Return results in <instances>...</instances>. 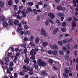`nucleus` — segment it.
<instances>
[{
	"instance_id": "1",
	"label": "nucleus",
	"mask_w": 78,
	"mask_h": 78,
	"mask_svg": "<svg viewBox=\"0 0 78 78\" xmlns=\"http://www.w3.org/2000/svg\"><path fill=\"white\" fill-rule=\"evenodd\" d=\"M73 20H74V21H73L72 22V26L73 27H76V22L78 21V19L76 18V17H74Z\"/></svg>"
},
{
	"instance_id": "2",
	"label": "nucleus",
	"mask_w": 78,
	"mask_h": 78,
	"mask_svg": "<svg viewBox=\"0 0 78 78\" xmlns=\"http://www.w3.org/2000/svg\"><path fill=\"white\" fill-rule=\"evenodd\" d=\"M41 33L40 34L41 35H44V36H47V33H45V30H44L43 28H41Z\"/></svg>"
},
{
	"instance_id": "3",
	"label": "nucleus",
	"mask_w": 78,
	"mask_h": 78,
	"mask_svg": "<svg viewBox=\"0 0 78 78\" xmlns=\"http://www.w3.org/2000/svg\"><path fill=\"white\" fill-rule=\"evenodd\" d=\"M30 54L31 55H34V56H35L36 54V51L34 49H32L31 50L30 52Z\"/></svg>"
},
{
	"instance_id": "4",
	"label": "nucleus",
	"mask_w": 78,
	"mask_h": 78,
	"mask_svg": "<svg viewBox=\"0 0 78 78\" xmlns=\"http://www.w3.org/2000/svg\"><path fill=\"white\" fill-rule=\"evenodd\" d=\"M59 31V28L58 27L55 28L53 31V34H56V33Z\"/></svg>"
},
{
	"instance_id": "5",
	"label": "nucleus",
	"mask_w": 78,
	"mask_h": 78,
	"mask_svg": "<svg viewBox=\"0 0 78 78\" xmlns=\"http://www.w3.org/2000/svg\"><path fill=\"white\" fill-rule=\"evenodd\" d=\"M48 16L51 19H54L55 18V15L52 13H49Z\"/></svg>"
},
{
	"instance_id": "6",
	"label": "nucleus",
	"mask_w": 78,
	"mask_h": 78,
	"mask_svg": "<svg viewBox=\"0 0 78 78\" xmlns=\"http://www.w3.org/2000/svg\"><path fill=\"white\" fill-rule=\"evenodd\" d=\"M33 67H32L30 68V69L29 73V75H33Z\"/></svg>"
},
{
	"instance_id": "7",
	"label": "nucleus",
	"mask_w": 78,
	"mask_h": 78,
	"mask_svg": "<svg viewBox=\"0 0 78 78\" xmlns=\"http://www.w3.org/2000/svg\"><path fill=\"white\" fill-rule=\"evenodd\" d=\"M73 3L74 4V6L76 8L77 6V4L76 3H78V0H76V1L75 0H74L73 1Z\"/></svg>"
},
{
	"instance_id": "8",
	"label": "nucleus",
	"mask_w": 78,
	"mask_h": 78,
	"mask_svg": "<svg viewBox=\"0 0 78 78\" xmlns=\"http://www.w3.org/2000/svg\"><path fill=\"white\" fill-rule=\"evenodd\" d=\"M7 5L9 6H11V5H12V1L11 0H9L8 2Z\"/></svg>"
},
{
	"instance_id": "9",
	"label": "nucleus",
	"mask_w": 78,
	"mask_h": 78,
	"mask_svg": "<svg viewBox=\"0 0 78 78\" xmlns=\"http://www.w3.org/2000/svg\"><path fill=\"white\" fill-rule=\"evenodd\" d=\"M42 60V59L41 58H38V59L37 61V63L38 64L39 66H40V65H41V63L43 62Z\"/></svg>"
},
{
	"instance_id": "10",
	"label": "nucleus",
	"mask_w": 78,
	"mask_h": 78,
	"mask_svg": "<svg viewBox=\"0 0 78 78\" xmlns=\"http://www.w3.org/2000/svg\"><path fill=\"white\" fill-rule=\"evenodd\" d=\"M40 41V38L39 37L36 38L35 42L36 44H39V41Z\"/></svg>"
},
{
	"instance_id": "11",
	"label": "nucleus",
	"mask_w": 78,
	"mask_h": 78,
	"mask_svg": "<svg viewBox=\"0 0 78 78\" xmlns=\"http://www.w3.org/2000/svg\"><path fill=\"white\" fill-rule=\"evenodd\" d=\"M0 19L2 22H4V21H5V18L4 16H0Z\"/></svg>"
},
{
	"instance_id": "12",
	"label": "nucleus",
	"mask_w": 78,
	"mask_h": 78,
	"mask_svg": "<svg viewBox=\"0 0 78 78\" xmlns=\"http://www.w3.org/2000/svg\"><path fill=\"white\" fill-rule=\"evenodd\" d=\"M4 6V2L2 1H0V7L1 8H3Z\"/></svg>"
},
{
	"instance_id": "13",
	"label": "nucleus",
	"mask_w": 78,
	"mask_h": 78,
	"mask_svg": "<svg viewBox=\"0 0 78 78\" xmlns=\"http://www.w3.org/2000/svg\"><path fill=\"white\" fill-rule=\"evenodd\" d=\"M40 66H42L43 67H44V66H46V63L45 62L43 61L41 63V65H40Z\"/></svg>"
},
{
	"instance_id": "14",
	"label": "nucleus",
	"mask_w": 78,
	"mask_h": 78,
	"mask_svg": "<svg viewBox=\"0 0 78 78\" xmlns=\"http://www.w3.org/2000/svg\"><path fill=\"white\" fill-rule=\"evenodd\" d=\"M24 34L25 35H30L31 34V33L30 31H27L25 32Z\"/></svg>"
},
{
	"instance_id": "15",
	"label": "nucleus",
	"mask_w": 78,
	"mask_h": 78,
	"mask_svg": "<svg viewBox=\"0 0 78 78\" xmlns=\"http://www.w3.org/2000/svg\"><path fill=\"white\" fill-rule=\"evenodd\" d=\"M66 30L67 29H66V28L65 27L62 28L61 29V31H62V32H66Z\"/></svg>"
},
{
	"instance_id": "16",
	"label": "nucleus",
	"mask_w": 78,
	"mask_h": 78,
	"mask_svg": "<svg viewBox=\"0 0 78 78\" xmlns=\"http://www.w3.org/2000/svg\"><path fill=\"white\" fill-rule=\"evenodd\" d=\"M8 23L9 25H12L13 23V21L10 19L9 20Z\"/></svg>"
},
{
	"instance_id": "17",
	"label": "nucleus",
	"mask_w": 78,
	"mask_h": 78,
	"mask_svg": "<svg viewBox=\"0 0 78 78\" xmlns=\"http://www.w3.org/2000/svg\"><path fill=\"white\" fill-rule=\"evenodd\" d=\"M52 48L54 49H55L56 50L58 49V47L56 44H54L52 46Z\"/></svg>"
},
{
	"instance_id": "18",
	"label": "nucleus",
	"mask_w": 78,
	"mask_h": 78,
	"mask_svg": "<svg viewBox=\"0 0 78 78\" xmlns=\"http://www.w3.org/2000/svg\"><path fill=\"white\" fill-rule=\"evenodd\" d=\"M34 38V36L33 35H31L30 37V38L29 40L30 41H31V42H33L34 40L33 39Z\"/></svg>"
},
{
	"instance_id": "19",
	"label": "nucleus",
	"mask_w": 78,
	"mask_h": 78,
	"mask_svg": "<svg viewBox=\"0 0 78 78\" xmlns=\"http://www.w3.org/2000/svg\"><path fill=\"white\" fill-rule=\"evenodd\" d=\"M23 29L20 27L18 28L17 29V31L19 33H20L21 31H23Z\"/></svg>"
},
{
	"instance_id": "20",
	"label": "nucleus",
	"mask_w": 78,
	"mask_h": 78,
	"mask_svg": "<svg viewBox=\"0 0 78 78\" xmlns=\"http://www.w3.org/2000/svg\"><path fill=\"white\" fill-rule=\"evenodd\" d=\"M21 13L23 16V17H25L27 16L26 15V14H25V11L23 10L22 11Z\"/></svg>"
},
{
	"instance_id": "21",
	"label": "nucleus",
	"mask_w": 78,
	"mask_h": 78,
	"mask_svg": "<svg viewBox=\"0 0 78 78\" xmlns=\"http://www.w3.org/2000/svg\"><path fill=\"white\" fill-rule=\"evenodd\" d=\"M14 23L16 25H17L19 23V21L18 20H16L14 21Z\"/></svg>"
},
{
	"instance_id": "22",
	"label": "nucleus",
	"mask_w": 78,
	"mask_h": 78,
	"mask_svg": "<svg viewBox=\"0 0 78 78\" xmlns=\"http://www.w3.org/2000/svg\"><path fill=\"white\" fill-rule=\"evenodd\" d=\"M27 10L29 12H33V10H32V9H31V8H27Z\"/></svg>"
},
{
	"instance_id": "23",
	"label": "nucleus",
	"mask_w": 78,
	"mask_h": 78,
	"mask_svg": "<svg viewBox=\"0 0 78 78\" xmlns=\"http://www.w3.org/2000/svg\"><path fill=\"white\" fill-rule=\"evenodd\" d=\"M28 6H32L33 5V3L32 2H29L27 4Z\"/></svg>"
},
{
	"instance_id": "24",
	"label": "nucleus",
	"mask_w": 78,
	"mask_h": 78,
	"mask_svg": "<svg viewBox=\"0 0 78 78\" xmlns=\"http://www.w3.org/2000/svg\"><path fill=\"white\" fill-rule=\"evenodd\" d=\"M41 75H47L46 73L45 72V71H41Z\"/></svg>"
},
{
	"instance_id": "25",
	"label": "nucleus",
	"mask_w": 78,
	"mask_h": 78,
	"mask_svg": "<svg viewBox=\"0 0 78 78\" xmlns=\"http://www.w3.org/2000/svg\"><path fill=\"white\" fill-rule=\"evenodd\" d=\"M59 53L61 55H64V51L60 50L59 51Z\"/></svg>"
},
{
	"instance_id": "26",
	"label": "nucleus",
	"mask_w": 78,
	"mask_h": 78,
	"mask_svg": "<svg viewBox=\"0 0 78 78\" xmlns=\"http://www.w3.org/2000/svg\"><path fill=\"white\" fill-rule=\"evenodd\" d=\"M52 54L54 55H56L58 54V52L57 50H54L52 51Z\"/></svg>"
},
{
	"instance_id": "27",
	"label": "nucleus",
	"mask_w": 78,
	"mask_h": 78,
	"mask_svg": "<svg viewBox=\"0 0 78 78\" xmlns=\"http://www.w3.org/2000/svg\"><path fill=\"white\" fill-rule=\"evenodd\" d=\"M29 45H31V46H33L34 47H35V46H36L35 44H34V43L33 42H30V43L29 44Z\"/></svg>"
},
{
	"instance_id": "28",
	"label": "nucleus",
	"mask_w": 78,
	"mask_h": 78,
	"mask_svg": "<svg viewBox=\"0 0 78 78\" xmlns=\"http://www.w3.org/2000/svg\"><path fill=\"white\" fill-rule=\"evenodd\" d=\"M48 45V43L46 42H44L43 43V47H46Z\"/></svg>"
},
{
	"instance_id": "29",
	"label": "nucleus",
	"mask_w": 78,
	"mask_h": 78,
	"mask_svg": "<svg viewBox=\"0 0 78 78\" xmlns=\"http://www.w3.org/2000/svg\"><path fill=\"white\" fill-rule=\"evenodd\" d=\"M5 61L6 62H8L9 61V58L8 57H6L5 58Z\"/></svg>"
},
{
	"instance_id": "30",
	"label": "nucleus",
	"mask_w": 78,
	"mask_h": 78,
	"mask_svg": "<svg viewBox=\"0 0 78 78\" xmlns=\"http://www.w3.org/2000/svg\"><path fill=\"white\" fill-rule=\"evenodd\" d=\"M58 44L61 46H62L63 45V43L61 41H59L58 42Z\"/></svg>"
},
{
	"instance_id": "31",
	"label": "nucleus",
	"mask_w": 78,
	"mask_h": 78,
	"mask_svg": "<svg viewBox=\"0 0 78 78\" xmlns=\"http://www.w3.org/2000/svg\"><path fill=\"white\" fill-rule=\"evenodd\" d=\"M3 26L5 27H8V24L7 22H4L3 23Z\"/></svg>"
},
{
	"instance_id": "32",
	"label": "nucleus",
	"mask_w": 78,
	"mask_h": 78,
	"mask_svg": "<svg viewBox=\"0 0 78 78\" xmlns=\"http://www.w3.org/2000/svg\"><path fill=\"white\" fill-rule=\"evenodd\" d=\"M29 58H26L24 60V62L26 63H28L29 62Z\"/></svg>"
},
{
	"instance_id": "33",
	"label": "nucleus",
	"mask_w": 78,
	"mask_h": 78,
	"mask_svg": "<svg viewBox=\"0 0 78 78\" xmlns=\"http://www.w3.org/2000/svg\"><path fill=\"white\" fill-rule=\"evenodd\" d=\"M33 12H34V13L35 14H37V10H36V9H33Z\"/></svg>"
},
{
	"instance_id": "34",
	"label": "nucleus",
	"mask_w": 78,
	"mask_h": 78,
	"mask_svg": "<svg viewBox=\"0 0 78 78\" xmlns=\"http://www.w3.org/2000/svg\"><path fill=\"white\" fill-rule=\"evenodd\" d=\"M34 67H35V68L36 69H37V70H38V69H39V66H38V65L36 64H34Z\"/></svg>"
},
{
	"instance_id": "35",
	"label": "nucleus",
	"mask_w": 78,
	"mask_h": 78,
	"mask_svg": "<svg viewBox=\"0 0 78 78\" xmlns=\"http://www.w3.org/2000/svg\"><path fill=\"white\" fill-rule=\"evenodd\" d=\"M18 74H18V73H15L14 74V78H17V76H18Z\"/></svg>"
},
{
	"instance_id": "36",
	"label": "nucleus",
	"mask_w": 78,
	"mask_h": 78,
	"mask_svg": "<svg viewBox=\"0 0 78 78\" xmlns=\"http://www.w3.org/2000/svg\"><path fill=\"white\" fill-rule=\"evenodd\" d=\"M62 27H64L67 25V23L66 22H64L62 23Z\"/></svg>"
},
{
	"instance_id": "37",
	"label": "nucleus",
	"mask_w": 78,
	"mask_h": 78,
	"mask_svg": "<svg viewBox=\"0 0 78 78\" xmlns=\"http://www.w3.org/2000/svg\"><path fill=\"white\" fill-rule=\"evenodd\" d=\"M48 21H49V22H50V23H51L52 24H54V23H54V22H53L52 20H51V19H49L48 20Z\"/></svg>"
},
{
	"instance_id": "38",
	"label": "nucleus",
	"mask_w": 78,
	"mask_h": 78,
	"mask_svg": "<svg viewBox=\"0 0 78 78\" xmlns=\"http://www.w3.org/2000/svg\"><path fill=\"white\" fill-rule=\"evenodd\" d=\"M63 75L64 78H67V77H68V74L66 73H63Z\"/></svg>"
},
{
	"instance_id": "39",
	"label": "nucleus",
	"mask_w": 78,
	"mask_h": 78,
	"mask_svg": "<svg viewBox=\"0 0 78 78\" xmlns=\"http://www.w3.org/2000/svg\"><path fill=\"white\" fill-rule=\"evenodd\" d=\"M47 53L48 54H49L50 55H52V54H53V52H52L51 50L47 51Z\"/></svg>"
},
{
	"instance_id": "40",
	"label": "nucleus",
	"mask_w": 78,
	"mask_h": 78,
	"mask_svg": "<svg viewBox=\"0 0 78 78\" xmlns=\"http://www.w3.org/2000/svg\"><path fill=\"white\" fill-rule=\"evenodd\" d=\"M69 59V55H66L65 56V59L67 60Z\"/></svg>"
},
{
	"instance_id": "41",
	"label": "nucleus",
	"mask_w": 78,
	"mask_h": 78,
	"mask_svg": "<svg viewBox=\"0 0 78 78\" xmlns=\"http://www.w3.org/2000/svg\"><path fill=\"white\" fill-rule=\"evenodd\" d=\"M62 7L60 6H58L57 7V9L58 10H62Z\"/></svg>"
},
{
	"instance_id": "42",
	"label": "nucleus",
	"mask_w": 78,
	"mask_h": 78,
	"mask_svg": "<svg viewBox=\"0 0 78 78\" xmlns=\"http://www.w3.org/2000/svg\"><path fill=\"white\" fill-rule=\"evenodd\" d=\"M65 71L66 73H69V69L67 68H66L65 69Z\"/></svg>"
},
{
	"instance_id": "43",
	"label": "nucleus",
	"mask_w": 78,
	"mask_h": 78,
	"mask_svg": "<svg viewBox=\"0 0 78 78\" xmlns=\"http://www.w3.org/2000/svg\"><path fill=\"white\" fill-rule=\"evenodd\" d=\"M48 62L49 63H51V64H52V62H53V61L51 59H49L48 60Z\"/></svg>"
},
{
	"instance_id": "44",
	"label": "nucleus",
	"mask_w": 78,
	"mask_h": 78,
	"mask_svg": "<svg viewBox=\"0 0 78 78\" xmlns=\"http://www.w3.org/2000/svg\"><path fill=\"white\" fill-rule=\"evenodd\" d=\"M21 23H22V24H27V22L25 21H21Z\"/></svg>"
},
{
	"instance_id": "45",
	"label": "nucleus",
	"mask_w": 78,
	"mask_h": 78,
	"mask_svg": "<svg viewBox=\"0 0 78 78\" xmlns=\"http://www.w3.org/2000/svg\"><path fill=\"white\" fill-rule=\"evenodd\" d=\"M67 40L66 39H65L63 40V44H66V43H67Z\"/></svg>"
},
{
	"instance_id": "46",
	"label": "nucleus",
	"mask_w": 78,
	"mask_h": 78,
	"mask_svg": "<svg viewBox=\"0 0 78 78\" xmlns=\"http://www.w3.org/2000/svg\"><path fill=\"white\" fill-rule=\"evenodd\" d=\"M37 3L38 5H43V4L42 3V1L38 2Z\"/></svg>"
},
{
	"instance_id": "47",
	"label": "nucleus",
	"mask_w": 78,
	"mask_h": 78,
	"mask_svg": "<svg viewBox=\"0 0 78 78\" xmlns=\"http://www.w3.org/2000/svg\"><path fill=\"white\" fill-rule=\"evenodd\" d=\"M63 50L65 51H67V48L65 47V46L63 47Z\"/></svg>"
},
{
	"instance_id": "48",
	"label": "nucleus",
	"mask_w": 78,
	"mask_h": 78,
	"mask_svg": "<svg viewBox=\"0 0 78 78\" xmlns=\"http://www.w3.org/2000/svg\"><path fill=\"white\" fill-rule=\"evenodd\" d=\"M45 24L47 26L48 25H49V22H48V21H46L45 22Z\"/></svg>"
},
{
	"instance_id": "49",
	"label": "nucleus",
	"mask_w": 78,
	"mask_h": 78,
	"mask_svg": "<svg viewBox=\"0 0 78 78\" xmlns=\"http://www.w3.org/2000/svg\"><path fill=\"white\" fill-rule=\"evenodd\" d=\"M14 9L15 11H17V5H14Z\"/></svg>"
},
{
	"instance_id": "50",
	"label": "nucleus",
	"mask_w": 78,
	"mask_h": 78,
	"mask_svg": "<svg viewBox=\"0 0 78 78\" xmlns=\"http://www.w3.org/2000/svg\"><path fill=\"white\" fill-rule=\"evenodd\" d=\"M17 14L16 12L14 13L13 14V16L14 17H17Z\"/></svg>"
},
{
	"instance_id": "51",
	"label": "nucleus",
	"mask_w": 78,
	"mask_h": 78,
	"mask_svg": "<svg viewBox=\"0 0 78 78\" xmlns=\"http://www.w3.org/2000/svg\"><path fill=\"white\" fill-rule=\"evenodd\" d=\"M30 58L32 60H34V59H35V57L34 56H32L30 57Z\"/></svg>"
},
{
	"instance_id": "52",
	"label": "nucleus",
	"mask_w": 78,
	"mask_h": 78,
	"mask_svg": "<svg viewBox=\"0 0 78 78\" xmlns=\"http://www.w3.org/2000/svg\"><path fill=\"white\" fill-rule=\"evenodd\" d=\"M66 47L68 49H70V44H67L66 45Z\"/></svg>"
},
{
	"instance_id": "53",
	"label": "nucleus",
	"mask_w": 78,
	"mask_h": 78,
	"mask_svg": "<svg viewBox=\"0 0 78 78\" xmlns=\"http://www.w3.org/2000/svg\"><path fill=\"white\" fill-rule=\"evenodd\" d=\"M66 47L68 49H70V44H67L66 45Z\"/></svg>"
},
{
	"instance_id": "54",
	"label": "nucleus",
	"mask_w": 78,
	"mask_h": 78,
	"mask_svg": "<svg viewBox=\"0 0 78 78\" xmlns=\"http://www.w3.org/2000/svg\"><path fill=\"white\" fill-rule=\"evenodd\" d=\"M66 47L68 49H70V44H67L66 45Z\"/></svg>"
},
{
	"instance_id": "55",
	"label": "nucleus",
	"mask_w": 78,
	"mask_h": 78,
	"mask_svg": "<svg viewBox=\"0 0 78 78\" xmlns=\"http://www.w3.org/2000/svg\"><path fill=\"white\" fill-rule=\"evenodd\" d=\"M24 28L25 29H26V30H28L29 27L27 25H25L24 26Z\"/></svg>"
},
{
	"instance_id": "56",
	"label": "nucleus",
	"mask_w": 78,
	"mask_h": 78,
	"mask_svg": "<svg viewBox=\"0 0 78 78\" xmlns=\"http://www.w3.org/2000/svg\"><path fill=\"white\" fill-rule=\"evenodd\" d=\"M72 20V18H69L67 19V21H71Z\"/></svg>"
},
{
	"instance_id": "57",
	"label": "nucleus",
	"mask_w": 78,
	"mask_h": 78,
	"mask_svg": "<svg viewBox=\"0 0 78 78\" xmlns=\"http://www.w3.org/2000/svg\"><path fill=\"white\" fill-rule=\"evenodd\" d=\"M8 56H9V57H10V56H11L12 55V53H8Z\"/></svg>"
},
{
	"instance_id": "58",
	"label": "nucleus",
	"mask_w": 78,
	"mask_h": 78,
	"mask_svg": "<svg viewBox=\"0 0 78 78\" xmlns=\"http://www.w3.org/2000/svg\"><path fill=\"white\" fill-rule=\"evenodd\" d=\"M9 69L10 70H11V71L13 70V69L12 68V67L11 66H10L9 67Z\"/></svg>"
},
{
	"instance_id": "59",
	"label": "nucleus",
	"mask_w": 78,
	"mask_h": 78,
	"mask_svg": "<svg viewBox=\"0 0 78 78\" xmlns=\"http://www.w3.org/2000/svg\"><path fill=\"white\" fill-rule=\"evenodd\" d=\"M20 2V0H15V2L16 4H17Z\"/></svg>"
},
{
	"instance_id": "60",
	"label": "nucleus",
	"mask_w": 78,
	"mask_h": 78,
	"mask_svg": "<svg viewBox=\"0 0 78 78\" xmlns=\"http://www.w3.org/2000/svg\"><path fill=\"white\" fill-rule=\"evenodd\" d=\"M20 75H23L24 74V73H23V72H22L21 71L20 73Z\"/></svg>"
},
{
	"instance_id": "61",
	"label": "nucleus",
	"mask_w": 78,
	"mask_h": 78,
	"mask_svg": "<svg viewBox=\"0 0 78 78\" xmlns=\"http://www.w3.org/2000/svg\"><path fill=\"white\" fill-rule=\"evenodd\" d=\"M27 53V49H25L24 50V53L25 54H26Z\"/></svg>"
},
{
	"instance_id": "62",
	"label": "nucleus",
	"mask_w": 78,
	"mask_h": 78,
	"mask_svg": "<svg viewBox=\"0 0 78 78\" xmlns=\"http://www.w3.org/2000/svg\"><path fill=\"white\" fill-rule=\"evenodd\" d=\"M17 14H20L21 13V10H19L18 11V12H17Z\"/></svg>"
},
{
	"instance_id": "63",
	"label": "nucleus",
	"mask_w": 78,
	"mask_h": 78,
	"mask_svg": "<svg viewBox=\"0 0 78 78\" xmlns=\"http://www.w3.org/2000/svg\"><path fill=\"white\" fill-rule=\"evenodd\" d=\"M7 73L9 74H11V71L9 70H7Z\"/></svg>"
},
{
	"instance_id": "64",
	"label": "nucleus",
	"mask_w": 78,
	"mask_h": 78,
	"mask_svg": "<svg viewBox=\"0 0 78 78\" xmlns=\"http://www.w3.org/2000/svg\"><path fill=\"white\" fill-rule=\"evenodd\" d=\"M76 69L78 71V64L76 65Z\"/></svg>"
}]
</instances>
